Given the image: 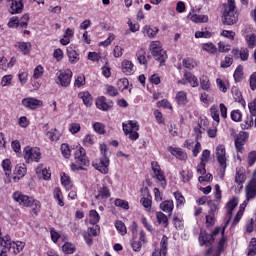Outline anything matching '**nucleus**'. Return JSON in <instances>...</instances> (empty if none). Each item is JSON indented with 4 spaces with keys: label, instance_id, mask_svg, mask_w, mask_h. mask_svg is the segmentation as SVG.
I'll return each mask as SVG.
<instances>
[{
    "label": "nucleus",
    "instance_id": "1",
    "mask_svg": "<svg viewBox=\"0 0 256 256\" xmlns=\"http://www.w3.org/2000/svg\"><path fill=\"white\" fill-rule=\"evenodd\" d=\"M219 233H221L222 237H221L220 241L218 242V247H219L220 252L223 251V249H225V245L227 243L225 236H223L225 233V226H223V228L217 227L213 231L212 235L201 230L200 236H199V244L201 246L206 245L207 247H209V245H211V243H213V241L215 240V237H217V235H219Z\"/></svg>",
    "mask_w": 256,
    "mask_h": 256
},
{
    "label": "nucleus",
    "instance_id": "2",
    "mask_svg": "<svg viewBox=\"0 0 256 256\" xmlns=\"http://www.w3.org/2000/svg\"><path fill=\"white\" fill-rule=\"evenodd\" d=\"M12 197L14 201H16V203H19V205H21L22 207H34V213H37V211L41 209V202L19 191L14 192Z\"/></svg>",
    "mask_w": 256,
    "mask_h": 256
},
{
    "label": "nucleus",
    "instance_id": "3",
    "mask_svg": "<svg viewBox=\"0 0 256 256\" xmlns=\"http://www.w3.org/2000/svg\"><path fill=\"white\" fill-rule=\"evenodd\" d=\"M74 158L78 164H71L72 171H80L83 167H87L89 165V158H87V153L83 147H80L75 151Z\"/></svg>",
    "mask_w": 256,
    "mask_h": 256
},
{
    "label": "nucleus",
    "instance_id": "4",
    "mask_svg": "<svg viewBox=\"0 0 256 256\" xmlns=\"http://www.w3.org/2000/svg\"><path fill=\"white\" fill-rule=\"evenodd\" d=\"M227 5L228 7L223 14V22L225 25H235L238 20L237 12H235V9H237L235 0H227Z\"/></svg>",
    "mask_w": 256,
    "mask_h": 256
},
{
    "label": "nucleus",
    "instance_id": "5",
    "mask_svg": "<svg viewBox=\"0 0 256 256\" xmlns=\"http://www.w3.org/2000/svg\"><path fill=\"white\" fill-rule=\"evenodd\" d=\"M0 245L5 251H10V253H14V255L21 253V251L25 249V242L12 241L9 235L4 236V241Z\"/></svg>",
    "mask_w": 256,
    "mask_h": 256
},
{
    "label": "nucleus",
    "instance_id": "6",
    "mask_svg": "<svg viewBox=\"0 0 256 256\" xmlns=\"http://www.w3.org/2000/svg\"><path fill=\"white\" fill-rule=\"evenodd\" d=\"M122 129L125 135H128L131 141H137L139 139V122L136 120H128L122 123Z\"/></svg>",
    "mask_w": 256,
    "mask_h": 256
},
{
    "label": "nucleus",
    "instance_id": "7",
    "mask_svg": "<svg viewBox=\"0 0 256 256\" xmlns=\"http://www.w3.org/2000/svg\"><path fill=\"white\" fill-rule=\"evenodd\" d=\"M150 53L160 63L167 61V52L163 50V45L160 41H152L150 43Z\"/></svg>",
    "mask_w": 256,
    "mask_h": 256
},
{
    "label": "nucleus",
    "instance_id": "8",
    "mask_svg": "<svg viewBox=\"0 0 256 256\" xmlns=\"http://www.w3.org/2000/svg\"><path fill=\"white\" fill-rule=\"evenodd\" d=\"M23 155L26 163H39L41 161V149L37 147L26 146Z\"/></svg>",
    "mask_w": 256,
    "mask_h": 256
},
{
    "label": "nucleus",
    "instance_id": "9",
    "mask_svg": "<svg viewBox=\"0 0 256 256\" xmlns=\"http://www.w3.org/2000/svg\"><path fill=\"white\" fill-rule=\"evenodd\" d=\"M227 151L225 150V145L219 144L216 147V159L221 167L222 175H225V170L227 169Z\"/></svg>",
    "mask_w": 256,
    "mask_h": 256
},
{
    "label": "nucleus",
    "instance_id": "10",
    "mask_svg": "<svg viewBox=\"0 0 256 256\" xmlns=\"http://www.w3.org/2000/svg\"><path fill=\"white\" fill-rule=\"evenodd\" d=\"M152 171H153V178L156 180V183L165 189L167 187V179L165 178V173L161 171V167L157 162H152Z\"/></svg>",
    "mask_w": 256,
    "mask_h": 256
},
{
    "label": "nucleus",
    "instance_id": "11",
    "mask_svg": "<svg viewBox=\"0 0 256 256\" xmlns=\"http://www.w3.org/2000/svg\"><path fill=\"white\" fill-rule=\"evenodd\" d=\"M71 79H73V72L71 69H66L58 74L56 83L61 85V87H69Z\"/></svg>",
    "mask_w": 256,
    "mask_h": 256
},
{
    "label": "nucleus",
    "instance_id": "12",
    "mask_svg": "<svg viewBox=\"0 0 256 256\" xmlns=\"http://www.w3.org/2000/svg\"><path fill=\"white\" fill-rule=\"evenodd\" d=\"M179 85H191L192 87H199V79L191 72H185L182 79L178 80Z\"/></svg>",
    "mask_w": 256,
    "mask_h": 256
},
{
    "label": "nucleus",
    "instance_id": "13",
    "mask_svg": "<svg viewBox=\"0 0 256 256\" xmlns=\"http://www.w3.org/2000/svg\"><path fill=\"white\" fill-rule=\"evenodd\" d=\"M22 105L26 109L35 111V109H39V107H43V101H41L35 97H27V98L22 99Z\"/></svg>",
    "mask_w": 256,
    "mask_h": 256
},
{
    "label": "nucleus",
    "instance_id": "14",
    "mask_svg": "<svg viewBox=\"0 0 256 256\" xmlns=\"http://www.w3.org/2000/svg\"><path fill=\"white\" fill-rule=\"evenodd\" d=\"M109 164V156H104L100 157L99 162H95L93 164V167H95V169H97V171H99L103 175H107V173H109Z\"/></svg>",
    "mask_w": 256,
    "mask_h": 256
},
{
    "label": "nucleus",
    "instance_id": "15",
    "mask_svg": "<svg viewBox=\"0 0 256 256\" xmlns=\"http://www.w3.org/2000/svg\"><path fill=\"white\" fill-rule=\"evenodd\" d=\"M96 107L100 111H110V109H113V102L107 100L105 96H100L96 99Z\"/></svg>",
    "mask_w": 256,
    "mask_h": 256
},
{
    "label": "nucleus",
    "instance_id": "16",
    "mask_svg": "<svg viewBox=\"0 0 256 256\" xmlns=\"http://www.w3.org/2000/svg\"><path fill=\"white\" fill-rule=\"evenodd\" d=\"M239 205V198L237 197H232L228 203H227V215H228V220L226 221L224 227L226 228L229 225V221H231V217L233 215V211H235V207Z\"/></svg>",
    "mask_w": 256,
    "mask_h": 256
},
{
    "label": "nucleus",
    "instance_id": "17",
    "mask_svg": "<svg viewBox=\"0 0 256 256\" xmlns=\"http://www.w3.org/2000/svg\"><path fill=\"white\" fill-rule=\"evenodd\" d=\"M23 0H12L10 7H9V13L11 15H19L23 13Z\"/></svg>",
    "mask_w": 256,
    "mask_h": 256
},
{
    "label": "nucleus",
    "instance_id": "18",
    "mask_svg": "<svg viewBox=\"0 0 256 256\" xmlns=\"http://www.w3.org/2000/svg\"><path fill=\"white\" fill-rule=\"evenodd\" d=\"M232 55L234 59H241V61H247L249 59V49L247 48H233Z\"/></svg>",
    "mask_w": 256,
    "mask_h": 256
},
{
    "label": "nucleus",
    "instance_id": "19",
    "mask_svg": "<svg viewBox=\"0 0 256 256\" xmlns=\"http://www.w3.org/2000/svg\"><path fill=\"white\" fill-rule=\"evenodd\" d=\"M167 150L171 155H173V157H176V159H179L180 161H187V153L183 151V149L169 146Z\"/></svg>",
    "mask_w": 256,
    "mask_h": 256
},
{
    "label": "nucleus",
    "instance_id": "20",
    "mask_svg": "<svg viewBox=\"0 0 256 256\" xmlns=\"http://www.w3.org/2000/svg\"><path fill=\"white\" fill-rule=\"evenodd\" d=\"M249 201H251V199H248L246 197L244 202L240 205L239 211L237 212V214L235 215V217L233 219L232 227H235V225H237V223H239V221H241V219L243 218V214L245 213V207H247V205H249Z\"/></svg>",
    "mask_w": 256,
    "mask_h": 256
},
{
    "label": "nucleus",
    "instance_id": "21",
    "mask_svg": "<svg viewBox=\"0 0 256 256\" xmlns=\"http://www.w3.org/2000/svg\"><path fill=\"white\" fill-rule=\"evenodd\" d=\"M26 173H27V167L25 166V164L16 165L14 169L13 181L17 183L19 179H23V177H25Z\"/></svg>",
    "mask_w": 256,
    "mask_h": 256
},
{
    "label": "nucleus",
    "instance_id": "22",
    "mask_svg": "<svg viewBox=\"0 0 256 256\" xmlns=\"http://www.w3.org/2000/svg\"><path fill=\"white\" fill-rule=\"evenodd\" d=\"M121 70L124 75H133L135 73V65L131 60L124 59L121 63Z\"/></svg>",
    "mask_w": 256,
    "mask_h": 256
},
{
    "label": "nucleus",
    "instance_id": "23",
    "mask_svg": "<svg viewBox=\"0 0 256 256\" xmlns=\"http://www.w3.org/2000/svg\"><path fill=\"white\" fill-rule=\"evenodd\" d=\"M247 199H255L256 197V179L253 178L245 188Z\"/></svg>",
    "mask_w": 256,
    "mask_h": 256
},
{
    "label": "nucleus",
    "instance_id": "24",
    "mask_svg": "<svg viewBox=\"0 0 256 256\" xmlns=\"http://www.w3.org/2000/svg\"><path fill=\"white\" fill-rule=\"evenodd\" d=\"M207 125L209 122L207 120H201L196 127H194V133L196 135V139H201V135L207 131Z\"/></svg>",
    "mask_w": 256,
    "mask_h": 256
},
{
    "label": "nucleus",
    "instance_id": "25",
    "mask_svg": "<svg viewBox=\"0 0 256 256\" xmlns=\"http://www.w3.org/2000/svg\"><path fill=\"white\" fill-rule=\"evenodd\" d=\"M175 101L179 107H185L189 103V100L187 99V92L181 90L178 91L175 95Z\"/></svg>",
    "mask_w": 256,
    "mask_h": 256
},
{
    "label": "nucleus",
    "instance_id": "26",
    "mask_svg": "<svg viewBox=\"0 0 256 256\" xmlns=\"http://www.w3.org/2000/svg\"><path fill=\"white\" fill-rule=\"evenodd\" d=\"M249 134L243 132L239 135V137L235 140V147L238 153H243V145L247 141Z\"/></svg>",
    "mask_w": 256,
    "mask_h": 256
},
{
    "label": "nucleus",
    "instance_id": "27",
    "mask_svg": "<svg viewBox=\"0 0 256 256\" xmlns=\"http://www.w3.org/2000/svg\"><path fill=\"white\" fill-rule=\"evenodd\" d=\"M111 197V192L109 191V187L107 185H103L98 189V194L95 196V198L98 201H105V199H109Z\"/></svg>",
    "mask_w": 256,
    "mask_h": 256
},
{
    "label": "nucleus",
    "instance_id": "28",
    "mask_svg": "<svg viewBox=\"0 0 256 256\" xmlns=\"http://www.w3.org/2000/svg\"><path fill=\"white\" fill-rule=\"evenodd\" d=\"M169 238L163 236L160 242V250H156L152 253V256H166L167 255V241Z\"/></svg>",
    "mask_w": 256,
    "mask_h": 256
},
{
    "label": "nucleus",
    "instance_id": "29",
    "mask_svg": "<svg viewBox=\"0 0 256 256\" xmlns=\"http://www.w3.org/2000/svg\"><path fill=\"white\" fill-rule=\"evenodd\" d=\"M2 169L7 177L5 180L6 183H11V172H12V167H11V160L10 159H5L2 161Z\"/></svg>",
    "mask_w": 256,
    "mask_h": 256
},
{
    "label": "nucleus",
    "instance_id": "30",
    "mask_svg": "<svg viewBox=\"0 0 256 256\" xmlns=\"http://www.w3.org/2000/svg\"><path fill=\"white\" fill-rule=\"evenodd\" d=\"M67 57L72 65H75V63H79V53L73 49V47H68L67 50Z\"/></svg>",
    "mask_w": 256,
    "mask_h": 256
},
{
    "label": "nucleus",
    "instance_id": "31",
    "mask_svg": "<svg viewBox=\"0 0 256 256\" xmlns=\"http://www.w3.org/2000/svg\"><path fill=\"white\" fill-rule=\"evenodd\" d=\"M160 209L164 213H173V209H175V203L173 200H165L160 204Z\"/></svg>",
    "mask_w": 256,
    "mask_h": 256
},
{
    "label": "nucleus",
    "instance_id": "32",
    "mask_svg": "<svg viewBox=\"0 0 256 256\" xmlns=\"http://www.w3.org/2000/svg\"><path fill=\"white\" fill-rule=\"evenodd\" d=\"M79 99H82L84 105L86 107H91L92 103H93V97L91 96V93L84 91V92H80L78 94Z\"/></svg>",
    "mask_w": 256,
    "mask_h": 256
},
{
    "label": "nucleus",
    "instance_id": "33",
    "mask_svg": "<svg viewBox=\"0 0 256 256\" xmlns=\"http://www.w3.org/2000/svg\"><path fill=\"white\" fill-rule=\"evenodd\" d=\"M200 88L202 91H207V93H211L212 87H211V80H209V77L202 76L200 77Z\"/></svg>",
    "mask_w": 256,
    "mask_h": 256
},
{
    "label": "nucleus",
    "instance_id": "34",
    "mask_svg": "<svg viewBox=\"0 0 256 256\" xmlns=\"http://www.w3.org/2000/svg\"><path fill=\"white\" fill-rule=\"evenodd\" d=\"M232 95H233L235 101L240 103V105L243 107V109H245V107H247V103L243 99V94H241V91H239L238 88L232 89Z\"/></svg>",
    "mask_w": 256,
    "mask_h": 256
},
{
    "label": "nucleus",
    "instance_id": "35",
    "mask_svg": "<svg viewBox=\"0 0 256 256\" xmlns=\"http://www.w3.org/2000/svg\"><path fill=\"white\" fill-rule=\"evenodd\" d=\"M143 33L150 39H153L157 36V33H159V28L146 25L143 27Z\"/></svg>",
    "mask_w": 256,
    "mask_h": 256
},
{
    "label": "nucleus",
    "instance_id": "36",
    "mask_svg": "<svg viewBox=\"0 0 256 256\" xmlns=\"http://www.w3.org/2000/svg\"><path fill=\"white\" fill-rule=\"evenodd\" d=\"M189 18L193 23H207L209 21V16L205 14H192L189 15Z\"/></svg>",
    "mask_w": 256,
    "mask_h": 256
},
{
    "label": "nucleus",
    "instance_id": "37",
    "mask_svg": "<svg viewBox=\"0 0 256 256\" xmlns=\"http://www.w3.org/2000/svg\"><path fill=\"white\" fill-rule=\"evenodd\" d=\"M53 197L56 201H58V205L60 207H65V202L63 201V192L61 191V188H54Z\"/></svg>",
    "mask_w": 256,
    "mask_h": 256
},
{
    "label": "nucleus",
    "instance_id": "38",
    "mask_svg": "<svg viewBox=\"0 0 256 256\" xmlns=\"http://www.w3.org/2000/svg\"><path fill=\"white\" fill-rule=\"evenodd\" d=\"M104 95H107L108 97H117V95H119V91L115 86L106 84L104 86Z\"/></svg>",
    "mask_w": 256,
    "mask_h": 256
},
{
    "label": "nucleus",
    "instance_id": "39",
    "mask_svg": "<svg viewBox=\"0 0 256 256\" xmlns=\"http://www.w3.org/2000/svg\"><path fill=\"white\" fill-rule=\"evenodd\" d=\"M46 137H48L50 141H59V139H61V132L55 128H52L46 132Z\"/></svg>",
    "mask_w": 256,
    "mask_h": 256
},
{
    "label": "nucleus",
    "instance_id": "40",
    "mask_svg": "<svg viewBox=\"0 0 256 256\" xmlns=\"http://www.w3.org/2000/svg\"><path fill=\"white\" fill-rule=\"evenodd\" d=\"M201 47H202V51H205L210 55H215V53H217V46H215V44H213L212 42L203 43Z\"/></svg>",
    "mask_w": 256,
    "mask_h": 256
},
{
    "label": "nucleus",
    "instance_id": "41",
    "mask_svg": "<svg viewBox=\"0 0 256 256\" xmlns=\"http://www.w3.org/2000/svg\"><path fill=\"white\" fill-rule=\"evenodd\" d=\"M156 218L160 225L167 227L169 225V218L163 212H156Z\"/></svg>",
    "mask_w": 256,
    "mask_h": 256
},
{
    "label": "nucleus",
    "instance_id": "42",
    "mask_svg": "<svg viewBox=\"0 0 256 256\" xmlns=\"http://www.w3.org/2000/svg\"><path fill=\"white\" fill-rule=\"evenodd\" d=\"M235 182L238 185L245 183V170H243L242 168L236 169Z\"/></svg>",
    "mask_w": 256,
    "mask_h": 256
},
{
    "label": "nucleus",
    "instance_id": "43",
    "mask_svg": "<svg viewBox=\"0 0 256 256\" xmlns=\"http://www.w3.org/2000/svg\"><path fill=\"white\" fill-rule=\"evenodd\" d=\"M18 49L23 55H29L31 53V44L29 42H19Z\"/></svg>",
    "mask_w": 256,
    "mask_h": 256
},
{
    "label": "nucleus",
    "instance_id": "44",
    "mask_svg": "<svg viewBox=\"0 0 256 256\" xmlns=\"http://www.w3.org/2000/svg\"><path fill=\"white\" fill-rule=\"evenodd\" d=\"M61 183L67 191H69V189H71L73 187V183L71 182V178L65 173H63L61 175Z\"/></svg>",
    "mask_w": 256,
    "mask_h": 256
},
{
    "label": "nucleus",
    "instance_id": "45",
    "mask_svg": "<svg viewBox=\"0 0 256 256\" xmlns=\"http://www.w3.org/2000/svg\"><path fill=\"white\" fill-rule=\"evenodd\" d=\"M180 179L182 183H189L193 179V172L189 170H182L180 172Z\"/></svg>",
    "mask_w": 256,
    "mask_h": 256
},
{
    "label": "nucleus",
    "instance_id": "46",
    "mask_svg": "<svg viewBox=\"0 0 256 256\" xmlns=\"http://www.w3.org/2000/svg\"><path fill=\"white\" fill-rule=\"evenodd\" d=\"M114 225L116 231H118L120 235H127V226H125V223H123V221L117 220Z\"/></svg>",
    "mask_w": 256,
    "mask_h": 256
},
{
    "label": "nucleus",
    "instance_id": "47",
    "mask_svg": "<svg viewBox=\"0 0 256 256\" xmlns=\"http://www.w3.org/2000/svg\"><path fill=\"white\" fill-rule=\"evenodd\" d=\"M101 217L99 216V213L96 212V210H90L89 212V221L91 225H97L99 223Z\"/></svg>",
    "mask_w": 256,
    "mask_h": 256
},
{
    "label": "nucleus",
    "instance_id": "48",
    "mask_svg": "<svg viewBox=\"0 0 256 256\" xmlns=\"http://www.w3.org/2000/svg\"><path fill=\"white\" fill-rule=\"evenodd\" d=\"M182 65L186 69H195V67H197V62L192 58H185L182 60Z\"/></svg>",
    "mask_w": 256,
    "mask_h": 256
},
{
    "label": "nucleus",
    "instance_id": "49",
    "mask_svg": "<svg viewBox=\"0 0 256 256\" xmlns=\"http://www.w3.org/2000/svg\"><path fill=\"white\" fill-rule=\"evenodd\" d=\"M131 248L133 251H135L136 253H139V251H141L142 247H143V242L137 240V238L133 237V239L131 240Z\"/></svg>",
    "mask_w": 256,
    "mask_h": 256
},
{
    "label": "nucleus",
    "instance_id": "50",
    "mask_svg": "<svg viewBox=\"0 0 256 256\" xmlns=\"http://www.w3.org/2000/svg\"><path fill=\"white\" fill-rule=\"evenodd\" d=\"M230 117L232 121H234L235 123H239L243 119V113H241V110H233L230 114Z\"/></svg>",
    "mask_w": 256,
    "mask_h": 256
},
{
    "label": "nucleus",
    "instance_id": "51",
    "mask_svg": "<svg viewBox=\"0 0 256 256\" xmlns=\"http://www.w3.org/2000/svg\"><path fill=\"white\" fill-rule=\"evenodd\" d=\"M117 87L119 89H121V91H123V93H125V91L127 89H129V80L127 78H121L120 80H118L117 82Z\"/></svg>",
    "mask_w": 256,
    "mask_h": 256
},
{
    "label": "nucleus",
    "instance_id": "52",
    "mask_svg": "<svg viewBox=\"0 0 256 256\" xmlns=\"http://www.w3.org/2000/svg\"><path fill=\"white\" fill-rule=\"evenodd\" d=\"M44 73H45V68H43L42 65H38L35 67L32 77L33 79H41Z\"/></svg>",
    "mask_w": 256,
    "mask_h": 256
},
{
    "label": "nucleus",
    "instance_id": "53",
    "mask_svg": "<svg viewBox=\"0 0 256 256\" xmlns=\"http://www.w3.org/2000/svg\"><path fill=\"white\" fill-rule=\"evenodd\" d=\"M210 115H211L212 119L216 122V123H214V125H219L221 119L219 118V111H217V107L212 106L210 108Z\"/></svg>",
    "mask_w": 256,
    "mask_h": 256
},
{
    "label": "nucleus",
    "instance_id": "54",
    "mask_svg": "<svg viewBox=\"0 0 256 256\" xmlns=\"http://www.w3.org/2000/svg\"><path fill=\"white\" fill-rule=\"evenodd\" d=\"M246 43L249 47V49H255L256 46V35L255 34H249L246 36Z\"/></svg>",
    "mask_w": 256,
    "mask_h": 256
},
{
    "label": "nucleus",
    "instance_id": "55",
    "mask_svg": "<svg viewBox=\"0 0 256 256\" xmlns=\"http://www.w3.org/2000/svg\"><path fill=\"white\" fill-rule=\"evenodd\" d=\"M62 251L66 253V255H72V253H75V245L67 242L62 246Z\"/></svg>",
    "mask_w": 256,
    "mask_h": 256
},
{
    "label": "nucleus",
    "instance_id": "56",
    "mask_svg": "<svg viewBox=\"0 0 256 256\" xmlns=\"http://www.w3.org/2000/svg\"><path fill=\"white\" fill-rule=\"evenodd\" d=\"M9 67H13V64L7 61V58L0 57V71H7Z\"/></svg>",
    "mask_w": 256,
    "mask_h": 256
},
{
    "label": "nucleus",
    "instance_id": "57",
    "mask_svg": "<svg viewBox=\"0 0 256 256\" xmlns=\"http://www.w3.org/2000/svg\"><path fill=\"white\" fill-rule=\"evenodd\" d=\"M256 229V218H251L247 223H246V231L247 233H253Z\"/></svg>",
    "mask_w": 256,
    "mask_h": 256
},
{
    "label": "nucleus",
    "instance_id": "58",
    "mask_svg": "<svg viewBox=\"0 0 256 256\" xmlns=\"http://www.w3.org/2000/svg\"><path fill=\"white\" fill-rule=\"evenodd\" d=\"M253 117H256V116H252L250 114V117H247V119L244 121V123L241 124V128L242 129H251V127H254Z\"/></svg>",
    "mask_w": 256,
    "mask_h": 256
},
{
    "label": "nucleus",
    "instance_id": "59",
    "mask_svg": "<svg viewBox=\"0 0 256 256\" xmlns=\"http://www.w3.org/2000/svg\"><path fill=\"white\" fill-rule=\"evenodd\" d=\"M136 57L140 65H147V58L145 57V50L141 49L137 52Z\"/></svg>",
    "mask_w": 256,
    "mask_h": 256
},
{
    "label": "nucleus",
    "instance_id": "60",
    "mask_svg": "<svg viewBox=\"0 0 256 256\" xmlns=\"http://www.w3.org/2000/svg\"><path fill=\"white\" fill-rule=\"evenodd\" d=\"M174 198L176 200L177 207H179L180 205H185V197L183 196V194H181V192H174Z\"/></svg>",
    "mask_w": 256,
    "mask_h": 256
},
{
    "label": "nucleus",
    "instance_id": "61",
    "mask_svg": "<svg viewBox=\"0 0 256 256\" xmlns=\"http://www.w3.org/2000/svg\"><path fill=\"white\" fill-rule=\"evenodd\" d=\"M61 153L65 159H69L71 157V148H69V144H62L61 145Z\"/></svg>",
    "mask_w": 256,
    "mask_h": 256
},
{
    "label": "nucleus",
    "instance_id": "62",
    "mask_svg": "<svg viewBox=\"0 0 256 256\" xmlns=\"http://www.w3.org/2000/svg\"><path fill=\"white\" fill-rule=\"evenodd\" d=\"M93 129L99 135H104V133H105V125H103V123H100V122L94 123Z\"/></svg>",
    "mask_w": 256,
    "mask_h": 256
},
{
    "label": "nucleus",
    "instance_id": "63",
    "mask_svg": "<svg viewBox=\"0 0 256 256\" xmlns=\"http://www.w3.org/2000/svg\"><path fill=\"white\" fill-rule=\"evenodd\" d=\"M114 205H115L116 207H121V209H126V210L129 209V202H127L126 200H123V199L117 198V199L114 201Z\"/></svg>",
    "mask_w": 256,
    "mask_h": 256
},
{
    "label": "nucleus",
    "instance_id": "64",
    "mask_svg": "<svg viewBox=\"0 0 256 256\" xmlns=\"http://www.w3.org/2000/svg\"><path fill=\"white\" fill-rule=\"evenodd\" d=\"M85 85V75L81 74L75 77L74 87H83Z\"/></svg>",
    "mask_w": 256,
    "mask_h": 256
}]
</instances>
